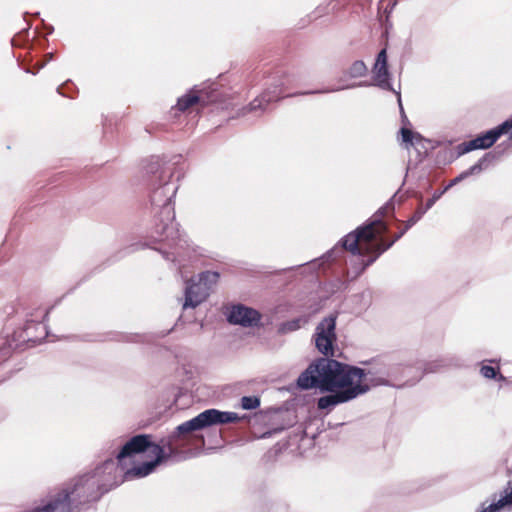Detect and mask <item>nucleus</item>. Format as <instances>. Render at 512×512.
<instances>
[{
  "mask_svg": "<svg viewBox=\"0 0 512 512\" xmlns=\"http://www.w3.org/2000/svg\"><path fill=\"white\" fill-rule=\"evenodd\" d=\"M384 384V379L371 369H361L331 359H319L298 378L301 388H318L333 394L318 400L319 409L330 410Z\"/></svg>",
  "mask_w": 512,
  "mask_h": 512,
  "instance_id": "1",
  "label": "nucleus"
},
{
  "mask_svg": "<svg viewBox=\"0 0 512 512\" xmlns=\"http://www.w3.org/2000/svg\"><path fill=\"white\" fill-rule=\"evenodd\" d=\"M385 230L386 227L383 222L374 221L359 228L354 233L348 234L343 241V245L354 254L373 255V258L366 264L369 265L391 245V243L386 246L383 244L382 235Z\"/></svg>",
  "mask_w": 512,
  "mask_h": 512,
  "instance_id": "2",
  "label": "nucleus"
},
{
  "mask_svg": "<svg viewBox=\"0 0 512 512\" xmlns=\"http://www.w3.org/2000/svg\"><path fill=\"white\" fill-rule=\"evenodd\" d=\"M145 453L152 456L153 459L146 461L143 465L128 469L126 474L135 477H145L150 474L155 466L159 464L163 458V449L157 444L150 443L149 437L146 435H139L133 437L127 442L122 451L118 454V461L122 465L124 460L136 454Z\"/></svg>",
  "mask_w": 512,
  "mask_h": 512,
  "instance_id": "3",
  "label": "nucleus"
},
{
  "mask_svg": "<svg viewBox=\"0 0 512 512\" xmlns=\"http://www.w3.org/2000/svg\"><path fill=\"white\" fill-rule=\"evenodd\" d=\"M217 272L207 271L201 273L197 279H192L186 288L185 302L183 307H196L202 303L208 296L210 288L218 281Z\"/></svg>",
  "mask_w": 512,
  "mask_h": 512,
  "instance_id": "4",
  "label": "nucleus"
},
{
  "mask_svg": "<svg viewBox=\"0 0 512 512\" xmlns=\"http://www.w3.org/2000/svg\"><path fill=\"white\" fill-rule=\"evenodd\" d=\"M239 417L233 412H221L216 409H208L195 418L178 426L179 433H186L199 430L214 424H224L238 421Z\"/></svg>",
  "mask_w": 512,
  "mask_h": 512,
  "instance_id": "5",
  "label": "nucleus"
},
{
  "mask_svg": "<svg viewBox=\"0 0 512 512\" xmlns=\"http://www.w3.org/2000/svg\"><path fill=\"white\" fill-rule=\"evenodd\" d=\"M335 335V318H325L316 329L315 344L317 349L324 355H333V343Z\"/></svg>",
  "mask_w": 512,
  "mask_h": 512,
  "instance_id": "6",
  "label": "nucleus"
},
{
  "mask_svg": "<svg viewBox=\"0 0 512 512\" xmlns=\"http://www.w3.org/2000/svg\"><path fill=\"white\" fill-rule=\"evenodd\" d=\"M227 319L232 324L254 326L260 321V314L252 308L234 305L228 309Z\"/></svg>",
  "mask_w": 512,
  "mask_h": 512,
  "instance_id": "7",
  "label": "nucleus"
},
{
  "mask_svg": "<svg viewBox=\"0 0 512 512\" xmlns=\"http://www.w3.org/2000/svg\"><path fill=\"white\" fill-rule=\"evenodd\" d=\"M510 132V135L512 137V121L511 122H504L501 126L488 131L484 135L470 141L467 144L466 151H470L473 149H485L494 144V142L499 138V136L503 133Z\"/></svg>",
  "mask_w": 512,
  "mask_h": 512,
  "instance_id": "8",
  "label": "nucleus"
},
{
  "mask_svg": "<svg viewBox=\"0 0 512 512\" xmlns=\"http://www.w3.org/2000/svg\"><path fill=\"white\" fill-rule=\"evenodd\" d=\"M373 74H374V81H375L376 85L381 86L383 88L389 87L388 69H387V54H386L385 49L381 50L377 56V59H376L375 65H374V69H373Z\"/></svg>",
  "mask_w": 512,
  "mask_h": 512,
  "instance_id": "9",
  "label": "nucleus"
},
{
  "mask_svg": "<svg viewBox=\"0 0 512 512\" xmlns=\"http://www.w3.org/2000/svg\"><path fill=\"white\" fill-rule=\"evenodd\" d=\"M208 102L209 100L204 97V94L201 91L191 90L186 95L178 99L176 107L178 110L184 112L195 105H205Z\"/></svg>",
  "mask_w": 512,
  "mask_h": 512,
  "instance_id": "10",
  "label": "nucleus"
},
{
  "mask_svg": "<svg viewBox=\"0 0 512 512\" xmlns=\"http://www.w3.org/2000/svg\"><path fill=\"white\" fill-rule=\"evenodd\" d=\"M124 468H119L118 465L114 461H107L104 463L103 467L99 468L96 472V475L99 477H103L105 474L112 476L113 479L116 478L117 473H122Z\"/></svg>",
  "mask_w": 512,
  "mask_h": 512,
  "instance_id": "11",
  "label": "nucleus"
},
{
  "mask_svg": "<svg viewBox=\"0 0 512 512\" xmlns=\"http://www.w3.org/2000/svg\"><path fill=\"white\" fill-rule=\"evenodd\" d=\"M367 71L366 65L362 61H356L354 62L350 69H349V75L352 78H358L363 75H365Z\"/></svg>",
  "mask_w": 512,
  "mask_h": 512,
  "instance_id": "12",
  "label": "nucleus"
},
{
  "mask_svg": "<svg viewBox=\"0 0 512 512\" xmlns=\"http://www.w3.org/2000/svg\"><path fill=\"white\" fill-rule=\"evenodd\" d=\"M161 214L163 216H165V224L162 228V232H165V230L167 229L168 227V222L172 223L173 219H174V212H173V208L171 207V205L169 203H166L163 207H162V210H161Z\"/></svg>",
  "mask_w": 512,
  "mask_h": 512,
  "instance_id": "13",
  "label": "nucleus"
},
{
  "mask_svg": "<svg viewBox=\"0 0 512 512\" xmlns=\"http://www.w3.org/2000/svg\"><path fill=\"white\" fill-rule=\"evenodd\" d=\"M260 405L257 397L245 396L241 399V406L245 410L255 409Z\"/></svg>",
  "mask_w": 512,
  "mask_h": 512,
  "instance_id": "14",
  "label": "nucleus"
},
{
  "mask_svg": "<svg viewBox=\"0 0 512 512\" xmlns=\"http://www.w3.org/2000/svg\"><path fill=\"white\" fill-rule=\"evenodd\" d=\"M305 322L306 321L303 319H296V320H293V321L283 324L281 330L283 332L294 331V330L300 328Z\"/></svg>",
  "mask_w": 512,
  "mask_h": 512,
  "instance_id": "15",
  "label": "nucleus"
},
{
  "mask_svg": "<svg viewBox=\"0 0 512 512\" xmlns=\"http://www.w3.org/2000/svg\"><path fill=\"white\" fill-rule=\"evenodd\" d=\"M481 374L485 377V378H494L496 376V371L493 367H490V366H483L481 368Z\"/></svg>",
  "mask_w": 512,
  "mask_h": 512,
  "instance_id": "16",
  "label": "nucleus"
},
{
  "mask_svg": "<svg viewBox=\"0 0 512 512\" xmlns=\"http://www.w3.org/2000/svg\"><path fill=\"white\" fill-rule=\"evenodd\" d=\"M401 134H402V140L404 142H406V143L413 142L414 134L409 129L402 128Z\"/></svg>",
  "mask_w": 512,
  "mask_h": 512,
  "instance_id": "17",
  "label": "nucleus"
},
{
  "mask_svg": "<svg viewBox=\"0 0 512 512\" xmlns=\"http://www.w3.org/2000/svg\"><path fill=\"white\" fill-rule=\"evenodd\" d=\"M476 170H479V168H478L477 166H473V167L470 169V171H469V172H465V173H464V174H462L461 176H459V177L455 178V179L453 180V182H452V184H451V185H453V184L457 183V182H458V181H460L462 178H464V177H466V176H468V175H470V174L475 173V172H476Z\"/></svg>",
  "mask_w": 512,
  "mask_h": 512,
  "instance_id": "18",
  "label": "nucleus"
},
{
  "mask_svg": "<svg viewBox=\"0 0 512 512\" xmlns=\"http://www.w3.org/2000/svg\"><path fill=\"white\" fill-rule=\"evenodd\" d=\"M251 106H252V109L262 108L263 107L261 101H259V100H255L254 102H252Z\"/></svg>",
  "mask_w": 512,
  "mask_h": 512,
  "instance_id": "19",
  "label": "nucleus"
}]
</instances>
